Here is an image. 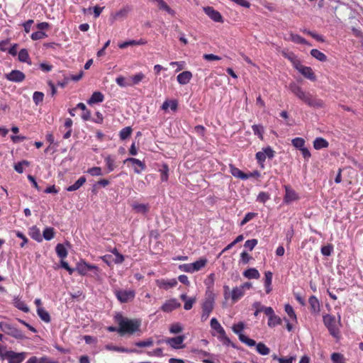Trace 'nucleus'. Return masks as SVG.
Instances as JSON below:
<instances>
[{
  "label": "nucleus",
  "mask_w": 363,
  "mask_h": 363,
  "mask_svg": "<svg viewBox=\"0 0 363 363\" xmlns=\"http://www.w3.org/2000/svg\"><path fill=\"white\" fill-rule=\"evenodd\" d=\"M289 91L299 100L307 106L315 108L324 107V102L322 99L313 96L310 92L305 91L301 86L295 82L289 84Z\"/></svg>",
  "instance_id": "obj_1"
},
{
  "label": "nucleus",
  "mask_w": 363,
  "mask_h": 363,
  "mask_svg": "<svg viewBox=\"0 0 363 363\" xmlns=\"http://www.w3.org/2000/svg\"><path fill=\"white\" fill-rule=\"evenodd\" d=\"M114 320L118 325V333L121 335H133L140 330V321L137 319H128L118 313L114 316Z\"/></svg>",
  "instance_id": "obj_2"
},
{
  "label": "nucleus",
  "mask_w": 363,
  "mask_h": 363,
  "mask_svg": "<svg viewBox=\"0 0 363 363\" xmlns=\"http://www.w3.org/2000/svg\"><path fill=\"white\" fill-rule=\"evenodd\" d=\"M323 323L325 326L329 331L330 335H332L337 340L340 339V332L339 325L340 324V316L339 315L338 321L334 315L326 314L323 317Z\"/></svg>",
  "instance_id": "obj_3"
},
{
  "label": "nucleus",
  "mask_w": 363,
  "mask_h": 363,
  "mask_svg": "<svg viewBox=\"0 0 363 363\" xmlns=\"http://www.w3.org/2000/svg\"><path fill=\"white\" fill-rule=\"evenodd\" d=\"M214 306V297L212 291L206 290V297L202 303V314H201V321H206L211 313L212 312Z\"/></svg>",
  "instance_id": "obj_4"
},
{
  "label": "nucleus",
  "mask_w": 363,
  "mask_h": 363,
  "mask_svg": "<svg viewBox=\"0 0 363 363\" xmlns=\"http://www.w3.org/2000/svg\"><path fill=\"white\" fill-rule=\"evenodd\" d=\"M245 328V323L243 322H239L237 324H234L232 326L233 331L238 335L240 341H241L242 343H245L249 347H253L255 346L256 342L247 337L244 334L242 333V331Z\"/></svg>",
  "instance_id": "obj_5"
},
{
  "label": "nucleus",
  "mask_w": 363,
  "mask_h": 363,
  "mask_svg": "<svg viewBox=\"0 0 363 363\" xmlns=\"http://www.w3.org/2000/svg\"><path fill=\"white\" fill-rule=\"evenodd\" d=\"M76 271L82 276L86 275L89 271H93L94 275L99 277L100 272L99 267L89 264L84 261L77 263Z\"/></svg>",
  "instance_id": "obj_6"
},
{
  "label": "nucleus",
  "mask_w": 363,
  "mask_h": 363,
  "mask_svg": "<svg viewBox=\"0 0 363 363\" xmlns=\"http://www.w3.org/2000/svg\"><path fill=\"white\" fill-rule=\"evenodd\" d=\"M28 353L25 352H16L12 350L6 351L4 353L2 352L1 357H4L9 362V363H21L27 357Z\"/></svg>",
  "instance_id": "obj_7"
},
{
  "label": "nucleus",
  "mask_w": 363,
  "mask_h": 363,
  "mask_svg": "<svg viewBox=\"0 0 363 363\" xmlns=\"http://www.w3.org/2000/svg\"><path fill=\"white\" fill-rule=\"evenodd\" d=\"M113 293L117 299L122 303L133 301L135 296V291L133 289H115Z\"/></svg>",
  "instance_id": "obj_8"
},
{
  "label": "nucleus",
  "mask_w": 363,
  "mask_h": 363,
  "mask_svg": "<svg viewBox=\"0 0 363 363\" xmlns=\"http://www.w3.org/2000/svg\"><path fill=\"white\" fill-rule=\"evenodd\" d=\"M211 334L222 341H226L225 331L216 318L211 320Z\"/></svg>",
  "instance_id": "obj_9"
},
{
  "label": "nucleus",
  "mask_w": 363,
  "mask_h": 363,
  "mask_svg": "<svg viewBox=\"0 0 363 363\" xmlns=\"http://www.w3.org/2000/svg\"><path fill=\"white\" fill-rule=\"evenodd\" d=\"M295 69H297L306 79L312 82H315L316 80V76L311 67L304 66L300 62L298 65H297Z\"/></svg>",
  "instance_id": "obj_10"
},
{
  "label": "nucleus",
  "mask_w": 363,
  "mask_h": 363,
  "mask_svg": "<svg viewBox=\"0 0 363 363\" xmlns=\"http://www.w3.org/2000/svg\"><path fill=\"white\" fill-rule=\"evenodd\" d=\"M5 78L10 82L19 83L22 82L25 79L26 75L21 71L14 69L8 74H6Z\"/></svg>",
  "instance_id": "obj_11"
},
{
  "label": "nucleus",
  "mask_w": 363,
  "mask_h": 363,
  "mask_svg": "<svg viewBox=\"0 0 363 363\" xmlns=\"http://www.w3.org/2000/svg\"><path fill=\"white\" fill-rule=\"evenodd\" d=\"M124 162H130L133 167L134 172L137 174H140L142 171L145 170L146 168L145 164L140 161L138 159L134 157L127 158Z\"/></svg>",
  "instance_id": "obj_12"
},
{
  "label": "nucleus",
  "mask_w": 363,
  "mask_h": 363,
  "mask_svg": "<svg viewBox=\"0 0 363 363\" xmlns=\"http://www.w3.org/2000/svg\"><path fill=\"white\" fill-rule=\"evenodd\" d=\"M181 303L178 302L176 298L167 300L160 308L161 311L166 313L172 312V311L179 308Z\"/></svg>",
  "instance_id": "obj_13"
},
{
  "label": "nucleus",
  "mask_w": 363,
  "mask_h": 363,
  "mask_svg": "<svg viewBox=\"0 0 363 363\" xmlns=\"http://www.w3.org/2000/svg\"><path fill=\"white\" fill-rule=\"evenodd\" d=\"M185 337L184 335H179L174 337L167 338L165 342L172 347L174 349L183 348L184 346L182 345Z\"/></svg>",
  "instance_id": "obj_14"
},
{
  "label": "nucleus",
  "mask_w": 363,
  "mask_h": 363,
  "mask_svg": "<svg viewBox=\"0 0 363 363\" xmlns=\"http://www.w3.org/2000/svg\"><path fill=\"white\" fill-rule=\"evenodd\" d=\"M205 13L208 16L215 22H223L221 14L211 6L203 8Z\"/></svg>",
  "instance_id": "obj_15"
},
{
  "label": "nucleus",
  "mask_w": 363,
  "mask_h": 363,
  "mask_svg": "<svg viewBox=\"0 0 363 363\" xmlns=\"http://www.w3.org/2000/svg\"><path fill=\"white\" fill-rule=\"evenodd\" d=\"M285 196L284 201L286 203H289L292 201H296L299 199L296 192L291 189L289 186H285Z\"/></svg>",
  "instance_id": "obj_16"
},
{
  "label": "nucleus",
  "mask_w": 363,
  "mask_h": 363,
  "mask_svg": "<svg viewBox=\"0 0 363 363\" xmlns=\"http://www.w3.org/2000/svg\"><path fill=\"white\" fill-rule=\"evenodd\" d=\"M157 284L160 289L168 290L177 285V281L175 279H160L157 281Z\"/></svg>",
  "instance_id": "obj_17"
},
{
  "label": "nucleus",
  "mask_w": 363,
  "mask_h": 363,
  "mask_svg": "<svg viewBox=\"0 0 363 363\" xmlns=\"http://www.w3.org/2000/svg\"><path fill=\"white\" fill-rule=\"evenodd\" d=\"M131 207L133 210L136 213H141V214H146L147 212H149L150 206L149 204H145V203H139L138 202H134L131 204Z\"/></svg>",
  "instance_id": "obj_18"
},
{
  "label": "nucleus",
  "mask_w": 363,
  "mask_h": 363,
  "mask_svg": "<svg viewBox=\"0 0 363 363\" xmlns=\"http://www.w3.org/2000/svg\"><path fill=\"white\" fill-rule=\"evenodd\" d=\"M311 312L313 314H318L320 311V302L316 296H311L308 298Z\"/></svg>",
  "instance_id": "obj_19"
},
{
  "label": "nucleus",
  "mask_w": 363,
  "mask_h": 363,
  "mask_svg": "<svg viewBox=\"0 0 363 363\" xmlns=\"http://www.w3.org/2000/svg\"><path fill=\"white\" fill-rule=\"evenodd\" d=\"M282 56L289 60L293 65L294 67L296 68L297 65L300 63V60L293 52H288L283 50L281 51Z\"/></svg>",
  "instance_id": "obj_20"
},
{
  "label": "nucleus",
  "mask_w": 363,
  "mask_h": 363,
  "mask_svg": "<svg viewBox=\"0 0 363 363\" xmlns=\"http://www.w3.org/2000/svg\"><path fill=\"white\" fill-rule=\"evenodd\" d=\"M192 78V73L189 71H184L177 77V82L182 85L188 84Z\"/></svg>",
  "instance_id": "obj_21"
},
{
  "label": "nucleus",
  "mask_w": 363,
  "mask_h": 363,
  "mask_svg": "<svg viewBox=\"0 0 363 363\" xmlns=\"http://www.w3.org/2000/svg\"><path fill=\"white\" fill-rule=\"evenodd\" d=\"M26 363H57V362L46 356L41 357L33 356L28 359Z\"/></svg>",
  "instance_id": "obj_22"
},
{
  "label": "nucleus",
  "mask_w": 363,
  "mask_h": 363,
  "mask_svg": "<svg viewBox=\"0 0 363 363\" xmlns=\"http://www.w3.org/2000/svg\"><path fill=\"white\" fill-rule=\"evenodd\" d=\"M104 96L101 91H94L87 101V103L89 105H93L96 103H101L104 101Z\"/></svg>",
  "instance_id": "obj_23"
},
{
  "label": "nucleus",
  "mask_w": 363,
  "mask_h": 363,
  "mask_svg": "<svg viewBox=\"0 0 363 363\" xmlns=\"http://www.w3.org/2000/svg\"><path fill=\"white\" fill-rule=\"evenodd\" d=\"M86 179L85 177L82 176L79 177L74 184L68 186L67 188V191H74L78 190L81 186H82L86 183Z\"/></svg>",
  "instance_id": "obj_24"
},
{
  "label": "nucleus",
  "mask_w": 363,
  "mask_h": 363,
  "mask_svg": "<svg viewBox=\"0 0 363 363\" xmlns=\"http://www.w3.org/2000/svg\"><path fill=\"white\" fill-rule=\"evenodd\" d=\"M244 294L245 291L242 288H240V286L233 289L231 293V299L233 303H235L240 300L244 296Z\"/></svg>",
  "instance_id": "obj_25"
},
{
  "label": "nucleus",
  "mask_w": 363,
  "mask_h": 363,
  "mask_svg": "<svg viewBox=\"0 0 363 363\" xmlns=\"http://www.w3.org/2000/svg\"><path fill=\"white\" fill-rule=\"evenodd\" d=\"M29 235L32 239L38 242H41L43 240V237L41 235L40 229L36 226H33L30 228Z\"/></svg>",
  "instance_id": "obj_26"
},
{
  "label": "nucleus",
  "mask_w": 363,
  "mask_h": 363,
  "mask_svg": "<svg viewBox=\"0 0 363 363\" xmlns=\"http://www.w3.org/2000/svg\"><path fill=\"white\" fill-rule=\"evenodd\" d=\"M329 145V143L323 138H317L313 141V147L315 150H320L323 148H326Z\"/></svg>",
  "instance_id": "obj_27"
},
{
  "label": "nucleus",
  "mask_w": 363,
  "mask_h": 363,
  "mask_svg": "<svg viewBox=\"0 0 363 363\" xmlns=\"http://www.w3.org/2000/svg\"><path fill=\"white\" fill-rule=\"evenodd\" d=\"M131 9L129 6H124L113 15L115 20L123 19L127 17Z\"/></svg>",
  "instance_id": "obj_28"
},
{
  "label": "nucleus",
  "mask_w": 363,
  "mask_h": 363,
  "mask_svg": "<svg viewBox=\"0 0 363 363\" xmlns=\"http://www.w3.org/2000/svg\"><path fill=\"white\" fill-rule=\"evenodd\" d=\"M18 60L22 62H26L28 65H31V61L30 60V56L28 52L26 49L23 48L18 52Z\"/></svg>",
  "instance_id": "obj_29"
},
{
  "label": "nucleus",
  "mask_w": 363,
  "mask_h": 363,
  "mask_svg": "<svg viewBox=\"0 0 363 363\" xmlns=\"http://www.w3.org/2000/svg\"><path fill=\"white\" fill-rule=\"evenodd\" d=\"M230 172H231V174L235 177H237V178H239V179H247L249 178V176L244 173L242 171H241L240 169L236 168V167H234L233 166L230 165Z\"/></svg>",
  "instance_id": "obj_30"
},
{
  "label": "nucleus",
  "mask_w": 363,
  "mask_h": 363,
  "mask_svg": "<svg viewBox=\"0 0 363 363\" xmlns=\"http://www.w3.org/2000/svg\"><path fill=\"white\" fill-rule=\"evenodd\" d=\"M37 313L40 318L45 322V323H50L51 320L50 315L49 313L44 308H37Z\"/></svg>",
  "instance_id": "obj_31"
},
{
  "label": "nucleus",
  "mask_w": 363,
  "mask_h": 363,
  "mask_svg": "<svg viewBox=\"0 0 363 363\" xmlns=\"http://www.w3.org/2000/svg\"><path fill=\"white\" fill-rule=\"evenodd\" d=\"M311 55L320 62H325L327 60V56L318 49H312L311 50Z\"/></svg>",
  "instance_id": "obj_32"
},
{
  "label": "nucleus",
  "mask_w": 363,
  "mask_h": 363,
  "mask_svg": "<svg viewBox=\"0 0 363 363\" xmlns=\"http://www.w3.org/2000/svg\"><path fill=\"white\" fill-rule=\"evenodd\" d=\"M243 275L247 279H258L259 277V273L255 268H250L245 270Z\"/></svg>",
  "instance_id": "obj_33"
},
{
  "label": "nucleus",
  "mask_w": 363,
  "mask_h": 363,
  "mask_svg": "<svg viewBox=\"0 0 363 363\" xmlns=\"http://www.w3.org/2000/svg\"><path fill=\"white\" fill-rule=\"evenodd\" d=\"M207 262L208 260L206 258H201L199 260L193 262L192 264L194 272H198L203 268L206 265Z\"/></svg>",
  "instance_id": "obj_34"
},
{
  "label": "nucleus",
  "mask_w": 363,
  "mask_h": 363,
  "mask_svg": "<svg viewBox=\"0 0 363 363\" xmlns=\"http://www.w3.org/2000/svg\"><path fill=\"white\" fill-rule=\"evenodd\" d=\"M13 304L15 307L25 313H28L29 311V308L26 303L20 298H15Z\"/></svg>",
  "instance_id": "obj_35"
},
{
  "label": "nucleus",
  "mask_w": 363,
  "mask_h": 363,
  "mask_svg": "<svg viewBox=\"0 0 363 363\" xmlns=\"http://www.w3.org/2000/svg\"><path fill=\"white\" fill-rule=\"evenodd\" d=\"M55 251L59 257L64 259L67 256V250L62 244H57L55 247Z\"/></svg>",
  "instance_id": "obj_36"
},
{
  "label": "nucleus",
  "mask_w": 363,
  "mask_h": 363,
  "mask_svg": "<svg viewBox=\"0 0 363 363\" xmlns=\"http://www.w3.org/2000/svg\"><path fill=\"white\" fill-rule=\"evenodd\" d=\"M169 166L167 164H163L162 165V168L160 169V172L161 174V181L167 182L169 178Z\"/></svg>",
  "instance_id": "obj_37"
},
{
  "label": "nucleus",
  "mask_w": 363,
  "mask_h": 363,
  "mask_svg": "<svg viewBox=\"0 0 363 363\" xmlns=\"http://www.w3.org/2000/svg\"><path fill=\"white\" fill-rule=\"evenodd\" d=\"M290 40L297 44L306 45L307 41L305 38L298 34L291 33Z\"/></svg>",
  "instance_id": "obj_38"
},
{
  "label": "nucleus",
  "mask_w": 363,
  "mask_h": 363,
  "mask_svg": "<svg viewBox=\"0 0 363 363\" xmlns=\"http://www.w3.org/2000/svg\"><path fill=\"white\" fill-rule=\"evenodd\" d=\"M331 360L333 363H345L344 355L339 352H333L331 354Z\"/></svg>",
  "instance_id": "obj_39"
},
{
  "label": "nucleus",
  "mask_w": 363,
  "mask_h": 363,
  "mask_svg": "<svg viewBox=\"0 0 363 363\" xmlns=\"http://www.w3.org/2000/svg\"><path fill=\"white\" fill-rule=\"evenodd\" d=\"M257 351L262 355H267L269 354L270 350L268 347H267L264 343L259 342L258 344H255Z\"/></svg>",
  "instance_id": "obj_40"
},
{
  "label": "nucleus",
  "mask_w": 363,
  "mask_h": 363,
  "mask_svg": "<svg viewBox=\"0 0 363 363\" xmlns=\"http://www.w3.org/2000/svg\"><path fill=\"white\" fill-rule=\"evenodd\" d=\"M105 162L109 172L114 170L116 168L114 158H113L111 155H108L105 157Z\"/></svg>",
  "instance_id": "obj_41"
},
{
  "label": "nucleus",
  "mask_w": 363,
  "mask_h": 363,
  "mask_svg": "<svg viewBox=\"0 0 363 363\" xmlns=\"http://www.w3.org/2000/svg\"><path fill=\"white\" fill-rule=\"evenodd\" d=\"M144 78L145 74L142 72L137 73L132 76L131 81H130V86L138 84Z\"/></svg>",
  "instance_id": "obj_42"
},
{
  "label": "nucleus",
  "mask_w": 363,
  "mask_h": 363,
  "mask_svg": "<svg viewBox=\"0 0 363 363\" xmlns=\"http://www.w3.org/2000/svg\"><path fill=\"white\" fill-rule=\"evenodd\" d=\"M132 128L130 126L125 127L121 130L119 133V136L121 140H124L129 138L132 133Z\"/></svg>",
  "instance_id": "obj_43"
},
{
  "label": "nucleus",
  "mask_w": 363,
  "mask_h": 363,
  "mask_svg": "<svg viewBox=\"0 0 363 363\" xmlns=\"http://www.w3.org/2000/svg\"><path fill=\"white\" fill-rule=\"evenodd\" d=\"M43 236L46 240H52L55 236V230L53 228H46L43 232Z\"/></svg>",
  "instance_id": "obj_44"
},
{
  "label": "nucleus",
  "mask_w": 363,
  "mask_h": 363,
  "mask_svg": "<svg viewBox=\"0 0 363 363\" xmlns=\"http://www.w3.org/2000/svg\"><path fill=\"white\" fill-rule=\"evenodd\" d=\"M281 323V320L279 317L276 315H272L269 317L268 320V325L271 328L274 327L276 325H280Z\"/></svg>",
  "instance_id": "obj_45"
},
{
  "label": "nucleus",
  "mask_w": 363,
  "mask_h": 363,
  "mask_svg": "<svg viewBox=\"0 0 363 363\" xmlns=\"http://www.w3.org/2000/svg\"><path fill=\"white\" fill-rule=\"evenodd\" d=\"M252 129L255 135H257L261 140L263 139L264 128L261 125H253Z\"/></svg>",
  "instance_id": "obj_46"
},
{
  "label": "nucleus",
  "mask_w": 363,
  "mask_h": 363,
  "mask_svg": "<svg viewBox=\"0 0 363 363\" xmlns=\"http://www.w3.org/2000/svg\"><path fill=\"white\" fill-rule=\"evenodd\" d=\"M44 99V94L41 91H35L33 95V100L35 105L40 104L43 102Z\"/></svg>",
  "instance_id": "obj_47"
},
{
  "label": "nucleus",
  "mask_w": 363,
  "mask_h": 363,
  "mask_svg": "<svg viewBox=\"0 0 363 363\" xmlns=\"http://www.w3.org/2000/svg\"><path fill=\"white\" fill-rule=\"evenodd\" d=\"M292 145L297 149H301L305 145V140L302 138H295L291 140Z\"/></svg>",
  "instance_id": "obj_48"
},
{
  "label": "nucleus",
  "mask_w": 363,
  "mask_h": 363,
  "mask_svg": "<svg viewBox=\"0 0 363 363\" xmlns=\"http://www.w3.org/2000/svg\"><path fill=\"white\" fill-rule=\"evenodd\" d=\"M116 82L121 87L130 86V81H127L126 79L121 75L116 79Z\"/></svg>",
  "instance_id": "obj_49"
},
{
  "label": "nucleus",
  "mask_w": 363,
  "mask_h": 363,
  "mask_svg": "<svg viewBox=\"0 0 363 363\" xmlns=\"http://www.w3.org/2000/svg\"><path fill=\"white\" fill-rule=\"evenodd\" d=\"M154 341L152 338H148L145 340L138 341L135 343V345L139 347H151L153 345Z\"/></svg>",
  "instance_id": "obj_50"
},
{
  "label": "nucleus",
  "mask_w": 363,
  "mask_h": 363,
  "mask_svg": "<svg viewBox=\"0 0 363 363\" xmlns=\"http://www.w3.org/2000/svg\"><path fill=\"white\" fill-rule=\"evenodd\" d=\"M48 37V35L41 30H38L36 32H34L31 34L30 38L33 40H38L40 39H43Z\"/></svg>",
  "instance_id": "obj_51"
},
{
  "label": "nucleus",
  "mask_w": 363,
  "mask_h": 363,
  "mask_svg": "<svg viewBox=\"0 0 363 363\" xmlns=\"http://www.w3.org/2000/svg\"><path fill=\"white\" fill-rule=\"evenodd\" d=\"M88 174L93 177L103 175L101 168L100 167H94L87 169Z\"/></svg>",
  "instance_id": "obj_52"
},
{
  "label": "nucleus",
  "mask_w": 363,
  "mask_h": 363,
  "mask_svg": "<svg viewBox=\"0 0 363 363\" xmlns=\"http://www.w3.org/2000/svg\"><path fill=\"white\" fill-rule=\"evenodd\" d=\"M285 311L292 320H296V315L291 305L286 304L285 306Z\"/></svg>",
  "instance_id": "obj_53"
},
{
  "label": "nucleus",
  "mask_w": 363,
  "mask_h": 363,
  "mask_svg": "<svg viewBox=\"0 0 363 363\" xmlns=\"http://www.w3.org/2000/svg\"><path fill=\"white\" fill-rule=\"evenodd\" d=\"M179 269L182 272H187V273H194V272L192 263L180 264L179 266Z\"/></svg>",
  "instance_id": "obj_54"
},
{
  "label": "nucleus",
  "mask_w": 363,
  "mask_h": 363,
  "mask_svg": "<svg viewBox=\"0 0 363 363\" xmlns=\"http://www.w3.org/2000/svg\"><path fill=\"white\" fill-rule=\"evenodd\" d=\"M257 216V213L250 212V213H246L244 218L240 222V225H245L247 222L252 220Z\"/></svg>",
  "instance_id": "obj_55"
},
{
  "label": "nucleus",
  "mask_w": 363,
  "mask_h": 363,
  "mask_svg": "<svg viewBox=\"0 0 363 363\" xmlns=\"http://www.w3.org/2000/svg\"><path fill=\"white\" fill-rule=\"evenodd\" d=\"M156 1L158 3V6H159L160 9L164 10L169 13H173V11L167 4V3L165 1H164L163 0H157Z\"/></svg>",
  "instance_id": "obj_56"
},
{
  "label": "nucleus",
  "mask_w": 363,
  "mask_h": 363,
  "mask_svg": "<svg viewBox=\"0 0 363 363\" xmlns=\"http://www.w3.org/2000/svg\"><path fill=\"white\" fill-rule=\"evenodd\" d=\"M183 328L182 325L179 323H176L172 324L169 328V331L171 333L177 334L182 331Z\"/></svg>",
  "instance_id": "obj_57"
},
{
  "label": "nucleus",
  "mask_w": 363,
  "mask_h": 363,
  "mask_svg": "<svg viewBox=\"0 0 363 363\" xmlns=\"http://www.w3.org/2000/svg\"><path fill=\"white\" fill-rule=\"evenodd\" d=\"M269 199H270V197H269V194L268 193L262 191L258 194L257 201L260 203H264Z\"/></svg>",
  "instance_id": "obj_58"
},
{
  "label": "nucleus",
  "mask_w": 363,
  "mask_h": 363,
  "mask_svg": "<svg viewBox=\"0 0 363 363\" xmlns=\"http://www.w3.org/2000/svg\"><path fill=\"white\" fill-rule=\"evenodd\" d=\"M256 160H257L258 164L263 167L264 163L266 160V157L263 154L262 151L257 152L255 155Z\"/></svg>",
  "instance_id": "obj_59"
},
{
  "label": "nucleus",
  "mask_w": 363,
  "mask_h": 363,
  "mask_svg": "<svg viewBox=\"0 0 363 363\" xmlns=\"http://www.w3.org/2000/svg\"><path fill=\"white\" fill-rule=\"evenodd\" d=\"M147 355L150 357H163V351L162 348H157L152 351H149L147 352Z\"/></svg>",
  "instance_id": "obj_60"
},
{
  "label": "nucleus",
  "mask_w": 363,
  "mask_h": 363,
  "mask_svg": "<svg viewBox=\"0 0 363 363\" xmlns=\"http://www.w3.org/2000/svg\"><path fill=\"white\" fill-rule=\"evenodd\" d=\"M262 152L269 159H272L274 157V151L269 146L263 148Z\"/></svg>",
  "instance_id": "obj_61"
},
{
  "label": "nucleus",
  "mask_w": 363,
  "mask_h": 363,
  "mask_svg": "<svg viewBox=\"0 0 363 363\" xmlns=\"http://www.w3.org/2000/svg\"><path fill=\"white\" fill-rule=\"evenodd\" d=\"M257 242L258 241L257 239L247 240L245 242V247L251 251L257 245Z\"/></svg>",
  "instance_id": "obj_62"
},
{
  "label": "nucleus",
  "mask_w": 363,
  "mask_h": 363,
  "mask_svg": "<svg viewBox=\"0 0 363 363\" xmlns=\"http://www.w3.org/2000/svg\"><path fill=\"white\" fill-rule=\"evenodd\" d=\"M333 250L332 245H328L321 247V253L325 256H330Z\"/></svg>",
  "instance_id": "obj_63"
},
{
  "label": "nucleus",
  "mask_w": 363,
  "mask_h": 363,
  "mask_svg": "<svg viewBox=\"0 0 363 363\" xmlns=\"http://www.w3.org/2000/svg\"><path fill=\"white\" fill-rule=\"evenodd\" d=\"M28 162L26 161V160H23L22 162H19L18 163H16L15 165H14V169L18 172V173H23V164H26V165H28Z\"/></svg>",
  "instance_id": "obj_64"
}]
</instances>
